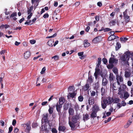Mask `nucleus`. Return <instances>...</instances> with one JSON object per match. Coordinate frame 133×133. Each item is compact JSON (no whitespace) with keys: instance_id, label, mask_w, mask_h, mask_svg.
Returning a JSON list of instances; mask_svg holds the SVG:
<instances>
[{"instance_id":"f257e3e1","label":"nucleus","mask_w":133,"mask_h":133,"mask_svg":"<svg viewBox=\"0 0 133 133\" xmlns=\"http://www.w3.org/2000/svg\"><path fill=\"white\" fill-rule=\"evenodd\" d=\"M103 97H102L101 104L102 107L103 109H105L107 107V104H111L113 102V98L109 97L107 98L103 99Z\"/></svg>"},{"instance_id":"f03ea898","label":"nucleus","mask_w":133,"mask_h":133,"mask_svg":"<svg viewBox=\"0 0 133 133\" xmlns=\"http://www.w3.org/2000/svg\"><path fill=\"white\" fill-rule=\"evenodd\" d=\"M131 56V53L130 52H127L125 54L121 56L120 57L121 59L123 61H126L127 59L128 61L130 59V57Z\"/></svg>"},{"instance_id":"7ed1b4c3","label":"nucleus","mask_w":133,"mask_h":133,"mask_svg":"<svg viewBox=\"0 0 133 133\" xmlns=\"http://www.w3.org/2000/svg\"><path fill=\"white\" fill-rule=\"evenodd\" d=\"M111 87H112V88L114 90H117L118 89H121V86L120 84H118L117 82L115 81V82H114L110 84Z\"/></svg>"},{"instance_id":"20e7f679","label":"nucleus","mask_w":133,"mask_h":133,"mask_svg":"<svg viewBox=\"0 0 133 133\" xmlns=\"http://www.w3.org/2000/svg\"><path fill=\"white\" fill-rule=\"evenodd\" d=\"M127 10L124 12L123 14V17L125 19V22L126 23L128 22L130 20V17L127 14Z\"/></svg>"},{"instance_id":"39448f33","label":"nucleus","mask_w":133,"mask_h":133,"mask_svg":"<svg viewBox=\"0 0 133 133\" xmlns=\"http://www.w3.org/2000/svg\"><path fill=\"white\" fill-rule=\"evenodd\" d=\"M116 79L117 82L118 84H120L122 83L123 81V79L121 75H117L116 76Z\"/></svg>"},{"instance_id":"423d86ee","label":"nucleus","mask_w":133,"mask_h":133,"mask_svg":"<svg viewBox=\"0 0 133 133\" xmlns=\"http://www.w3.org/2000/svg\"><path fill=\"white\" fill-rule=\"evenodd\" d=\"M56 110L58 112V114L59 116L61 115V110L62 107V105L59 104L58 103H57L56 105Z\"/></svg>"},{"instance_id":"0eeeda50","label":"nucleus","mask_w":133,"mask_h":133,"mask_svg":"<svg viewBox=\"0 0 133 133\" xmlns=\"http://www.w3.org/2000/svg\"><path fill=\"white\" fill-rule=\"evenodd\" d=\"M109 78L110 84H111V83L114 82V81L115 80V77L114 76L113 73H110L109 74Z\"/></svg>"},{"instance_id":"6e6552de","label":"nucleus","mask_w":133,"mask_h":133,"mask_svg":"<svg viewBox=\"0 0 133 133\" xmlns=\"http://www.w3.org/2000/svg\"><path fill=\"white\" fill-rule=\"evenodd\" d=\"M79 119V117L78 115H76L72 117L71 121L72 122L76 123L77 122V120Z\"/></svg>"},{"instance_id":"1a4fd4ad","label":"nucleus","mask_w":133,"mask_h":133,"mask_svg":"<svg viewBox=\"0 0 133 133\" xmlns=\"http://www.w3.org/2000/svg\"><path fill=\"white\" fill-rule=\"evenodd\" d=\"M114 56H113V57H110L109 60V64H113L114 63H117L118 62V60L114 58Z\"/></svg>"},{"instance_id":"9d476101","label":"nucleus","mask_w":133,"mask_h":133,"mask_svg":"<svg viewBox=\"0 0 133 133\" xmlns=\"http://www.w3.org/2000/svg\"><path fill=\"white\" fill-rule=\"evenodd\" d=\"M43 117L42 120H43L45 123H48L49 122V121L48 118V113H47L45 114H44L43 115Z\"/></svg>"},{"instance_id":"9b49d317","label":"nucleus","mask_w":133,"mask_h":133,"mask_svg":"<svg viewBox=\"0 0 133 133\" xmlns=\"http://www.w3.org/2000/svg\"><path fill=\"white\" fill-rule=\"evenodd\" d=\"M69 125L71 128V129L72 130H74L76 127V125L74 123L70 121V120L71 119L70 117H69Z\"/></svg>"},{"instance_id":"f8f14e48","label":"nucleus","mask_w":133,"mask_h":133,"mask_svg":"<svg viewBox=\"0 0 133 133\" xmlns=\"http://www.w3.org/2000/svg\"><path fill=\"white\" fill-rule=\"evenodd\" d=\"M71 103H65L63 105V110L66 111L69 108L71 107Z\"/></svg>"},{"instance_id":"ddd939ff","label":"nucleus","mask_w":133,"mask_h":133,"mask_svg":"<svg viewBox=\"0 0 133 133\" xmlns=\"http://www.w3.org/2000/svg\"><path fill=\"white\" fill-rule=\"evenodd\" d=\"M30 55L31 53L30 51H28L24 53V57L25 59H27L30 56Z\"/></svg>"},{"instance_id":"4468645a","label":"nucleus","mask_w":133,"mask_h":133,"mask_svg":"<svg viewBox=\"0 0 133 133\" xmlns=\"http://www.w3.org/2000/svg\"><path fill=\"white\" fill-rule=\"evenodd\" d=\"M74 110L72 108L70 107L68 109V113L69 117L71 116H73L74 115Z\"/></svg>"},{"instance_id":"2eb2a0df","label":"nucleus","mask_w":133,"mask_h":133,"mask_svg":"<svg viewBox=\"0 0 133 133\" xmlns=\"http://www.w3.org/2000/svg\"><path fill=\"white\" fill-rule=\"evenodd\" d=\"M94 103V99L92 97H90L88 100V103L89 105H93Z\"/></svg>"},{"instance_id":"dca6fc26","label":"nucleus","mask_w":133,"mask_h":133,"mask_svg":"<svg viewBox=\"0 0 133 133\" xmlns=\"http://www.w3.org/2000/svg\"><path fill=\"white\" fill-rule=\"evenodd\" d=\"M76 95V93L75 92H73L72 93H69L67 96V97L68 99H69L71 98H73L75 97Z\"/></svg>"},{"instance_id":"f3484780","label":"nucleus","mask_w":133,"mask_h":133,"mask_svg":"<svg viewBox=\"0 0 133 133\" xmlns=\"http://www.w3.org/2000/svg\"><path fill=\"white\" fill-rule=\"evenodd\" d=\"M92 111L97 113V112L100 110L99 106L97 105H95L92 108Z\"/></svg>"},{"instance_id":"a211bd4d","label":"nucleus","mask_w":133,"mask_h":133,"mask_svg":"<svg viewBox=\"0 0 133 133\" xmlns=\"http://www.w3.org/2000/svg\"><path fill=\"white\" fill-rule=\"evenodd\" d=\"M47 125L43 124L41 126V130L42 131H45L46 132H48V130L47 128Z\"/></svg>"},{"instance_id":"6ab92c4d","label":"nucleus","mask_w":133,"mask_h":133,"mask_svg":"<svg viewBox=\"0 0 133 133\" xmlns=\"http://www.w3.org/2000/svg\"><path fill=\"white\" fill-rule=\"evenodd\" d=\"M65 127L62 125H59L58 127V130L59 131L64 132L66 130Z\"/></svg>"},{"instance_id":"aec40b11","label":"nucleus","mask_w":133,"mask_h":133,"mask_svg":"<svg viewBox=\"0 0 133 133\" xmlns=\"http://www.w3.org/2000/svg\"><path fill=\"white\" fill-rule=\"evenodd\" d=\"M31 124L30 122L27 123V125L26 126V129L27 130V132L29 133L31 129Z\"/></svg>"},{"instance_id":"412c9836","label":"nucleus","mask_w":133,"mask_h":133,"mask_svg":"<svg viewBox=\"0 0 133 133\" xmlns=\"http://www.w3.org/2000/svg\"><path fill=\"white\" fill-rule=\"evenodd\" d=\"M17 16V13L16 12H13L10 15V18H13V19L15 21L17 19V18H16L15 17L16 16Z\"/></svg>"},{"instance_id":"4be33fe9","label":"nucleus","mask_w":133,"mask_h":133,"mask_svg":"<svg viewBox=\"0 0 133 133\" xmlns=\"http://www.w3.org/2000/svg\"><path fill=\"white\" fill-rule=\"evenodd\" d=\"M59 104L62 105L65 102V99L64 97H61L59 100Z\"/></svg>"},{"instance_id":"5701e85b","label":"nucleus","mask_w":133,"mask_h":133,"mask_svg":"<svg viewBox=\"0 0 133 133\" xmlns=\"http://www.w3.org/2000/svg\"><path fill=\"white\" fill-rule=\"evenodd\" d=\"M108 83V80L105 78H103L102 81V85L104 86H106Z\"/></svg>"},{"instance_id":"b1692460","label":"nucleus","mask_w":133,"mask_h":133,"mask_svg":"<svg viewBox=\"0 0 133 133\" xmlns=\"http://www.w3.org/2000/svg\"><path fill=\"white\" fill-rule=\"evenodd\" d=\"M99 36H97L94 38L92 40V42L95 43H97L99 42L100 41V39L99 38Z\"/></svg>"},{"instance_id":"393cba45","label":"nucleus","mask_w":133,"mask_h":133,"mask_svg":"<svg viewBox=\"0 0 133 133\" xmlns=\"http://www.w3.org/2000/svg\"><path fill=\"white\" fill-rule=\"evenodd\" d=\"M49 108L48 110V111L49 114H52L53 112L54 108V106H53L52 107H51L50 105H49Z\"/></svg>"},{"instance_id":"a878e982","label":"nucleus","mask_w":133,"mask_h":133,"mask_svg":"<svg viewBox=\"0 0 133 133\" xmlns=\"http://www.w3.org/2000/svg\"><path fill=\"white\" fill-rule=\"evenodd\" d=\"M87 39H85L84 41V45L85 47H88L90 46V43L88 42Z\"/></svg>"},{"instance_id":"bb28decb","label":"nucleus","mask_w":133,"mask_h":133,"mask_svg":"<svg viewBox=\"0 0 133 133\" xmlns=\"http://www.w3.org/2000/svg\"><path fill=\"white\" fill-rule=\"evenodd\" d=\"M97 113L92 111V112L90 115V117L92 118H94L97 117Z\"/></svg>"},{"instance_id":"cd10ccee","label":"nucleus","mask_w":133,"mask_h":133,"mask_svg":"<svg viewBox=\"0 0 133 133\" xmlns=\"http://www.w3.org/2000/svg\"><path fill=\"white\" fill-rule=\"evenodd\" d=\"M99 71L100 69H96L95 70V71L94 74V75L96 79H97V78L98 74Z\"/></svg>"},{"instance_id":"c85d7f7f","label":"nucleus","mask_w":133,"mask_h":133,"mask_svg":"<svg viewBox=\"0 0 133 133\" xmlns=\"http://www.w3.org/2000/svg\"><path fill=\"white\" fill-rule=\"evenodd\" d=\"M9 27L10 26L9 25H8L6 24L5 25H4L3 24L1 25L0 26V28L1 29H2L4 28H5V29H6Z\"/></svg>"},{"instance_id":"c756f323","label":"nucleus","mask_w":133,"mask_h":133,"mask_svg":"<svg viewBox=\"0 0 133 133\" xmlns=\"http://www.w3.org/2000/svg\"><path fill=\"white\" fill-rule=\"evenodd\" d=\"M83 116V119L84 121L87 120L89 118V116L87 114H86L85 115H84Z\"/></svg>"},{"instance_id":"7c9ffc66","label":"nucleus","mask_w":133,"mask_h":133,"mask_svg":"<svg viewBox=\"0 0 133 133\" xmlns=\"http://www.w3.org/2000/svg\"><path fill=\"white\" fill-rule=\"evenodd\" d=\"M54 42V40L53 39H51L49 40L47 42V44L50 46H52V44Z\"/></svg>"},{"instance_id":"2f4dec72","label":"nucleus","mask_w":133,"mask_h":133,"mask_svg":"<svg viewBox=\"0 0 133 133\" xmlns=\"http://www.w3.org/2000/svg\"><path fill=\"white\" fill-rule=\"evenodd\" d=\"M99 87V84L98 82L95 83L94 88L95 90L96 89V93L97 94L98 92V91H97V90Z\"/></svg>"},{"instance_id":"473e14b6","label":"nucleus","mask_w":133,"mask_h":133,"mask_svg":"<svg viewBox=\"0 0 133 133\" xmlns=\"http://www.w3.org/2000/svg\"><path fill=\"white\" fill-rule=\"evenodd\" d=\"M89 88V84L87 83L85 86L83 87V89L85 90H87Z\"/></svg>"},{"instance_id":"72a5a7b5","label":"nucleus","mask_w":133,"mask_h":133,"mask_svg":"<svg viewBox=\"0 0 133 133\" xmlns=\"http://www.w3.org/2000/svg\"><path fill=\"white\" fill-rule=\"evenodd\" d=\"M129 94L128 92L126 91L125 92L124 95V99L126 100L129 96Z\"/></svg>"},{"instance_id":"f704fd0d","label":"nucleus","mask_w":133,"mask_h":133,"mask_svg":"<svg viewBox=\"0 0 133 133\" xmlns=\"http://www.w3.org/2000/svg\"><path fill=\"white\" fill-rule=\"evenodd\" d=\"M131 73L130 72L126 71L125 72L124 76L126 78L130 77L131 76Z\"/></svg>"},{"instance_id":"c9c22d12","label":"nucleus","mask_w":133,"mask_h":133,"mask_svg":"<svg viewBox=\"0 0 133 133\" xmlns=\"http://www.w3.org/2000/svg\"><path fill=\"white\" fill-rule=\"evenodd\" d=\"M112 71L116 76L118 74V70L117 68L116 67L112 69Z\"/></svg>"},{"instance_id":"e433bc0d","label":"nucleus","mask_w":133,"mask_h":133,"mask_svg":"<svg viewBox=\"0 0 133 133\" xmlns=\"http://www.w3.org/2000/svg\"><path fill=\"white\" fill-rule=\"evenodd\" d=\"M120 101V99L119 98H113V102L114 103H117Z\"/></svg>"},{"instance_id":"4c0bfd02","label":"nucleus","mask_w":133,"mask_h":133,"mask_svg":"<svg viewBox=\"0 0 133 133\" xmlns=\"http://www.w3.org/2000/svg\"><path fill=\"white\" fill-rule=\"evenodd\" d=\"M97 60L98 63L96 65V66L98 67H99L101 64V58H98Z\"/></svg>"},{"instance_id":"58836bf2","label":"nucleus","mask_w":133,"mask_h":133,"mask_svg":"<svg viewBox=\"0 0 133 133\" xmlns=\"http://www.w3.org/2000/svg\"><path fill=\"white\" fill-rule=\"evenodd\" d=\"M88 81L89 83H92L93 82V79L92 77L91 76H89L88 77V80H87V81Z\"/></svg>"},{"instance_id":"ea45409f","label":"nucleus","mask_w":133,"mask_h":133,"mask_svg":"<svg viewBox=\"0 0 133 133\" xmlns=\"http://www.w3.org/2000/svg\"><path fill=\"white\" fill-rule=\"evenodd\" d=\"M121 47V44L118 42H117L116 43V49L117 50L119 49Z\"/></svg>"},{"instance_id":"a19ab883","label":"nucleus","mask_w":133,"mask_h":133,"mask_svg":"<svg viewBox=\"0 0 133 133\" xmlns=\"http://www.w3.org/2000/svg\"><path fill=\"white\" fill-rule=\"evenodd\" d=\"M33 8V6H31L30 7V9H29L28 10V14H30L31 13V12Z\"/></svg>"},{"instance_id":"79ce46f5","label":"nucleus","mask_w":133,"mask_h":133,"mask_svg":"<svg viewBox=\"0 0 133 133\" xmlns=\"http://www.w3.org/2000/svg\"><path fill=\"white\" fill-rule=\"evenodd\" d=\"M122 88H121V89L123 91H125L127 87L126 85L124 84L122 85Z\"/></svg>"},{"instance_id":"37998d69","label":"nucleus","mask_w":133,"mask_h":133,"mask_svg":"<svg viewBox=\"0 0 133 133\" xmlns=\"http://www.w3.org/2000/svg\"><path fill=\"white\" fill-rule=\"evenodd\" d=\"M108 64L107 67L109 69H111L114 66V65L113 64Z\"/></svg>"},{"instance_id":"c03bdc74","label":"nucleus","mask_w":133,"mask_h":133,"mask_svg":"<svg viewBox=\"0 0 133 133\" xmlns=\"http://www.w3.org/2000/svg\"><path fill=\"white\" fill-rule=\"evenodd\" d=\"M78 99L79 101L82 102L83 101V98L82 95H80L78 97Z\"/></svg>"},{"instance_id":"a18cd8bd","label":"nucleus","mask_w":133,"mask_h":133,"mask_svg":"<svg viewBox=\"0 0 133 133\" xmlns=\"http://www.w3.org/2000/svg\"><path fill=\"white\" fill-rule=\"evenodd\" d=\"M120 39L121 41H124L125 42V41L127 40L128 39V38L126 37L121 38Z\"/></svg>"},{"instance_id":"49530a36","label":"nucleus","mask_w":133,"mask_h":133,"mask_svg":"<svg viewBox=\"0 0 133 133\" xmlns=\"http://www.w3.org/2000/svg\"><path fill=\"white\" fill-rule=\"evenodd\" d=\"M102 61H103L104 64H106L108 62V61L107 59L105 58H104L102 59Z\"/></svg>"},{"instance_id":"de8ad7c7","label":"nucleus","mask_w":133,"mask_h":133,"mask_svg":"<svg viewBox=\"0 0 133 133\" xmlns=\"http://www.w3.org/2000/svg\"><path fill=\"white\" fill-rule=\"evenodd\" d=\"M52 58H54L55 61L58 60L59 59V57L55 55L54 56L52 57Z\"/></svg>"},{"instance_id":"09e8293b","label":"nucleus","mask_w":133,"mask_h":133,"mask_svg":"<svg viewBox=\"0 0 133 133\" xmlns=\"http://www.w3.org/2000/svg\"><path fill=\"white\" fill-rule=\"evenodd\" d=\"M103 87L101 88V95L102 96H104L105 93V90L104 89H103Z\"/></svg>"},{"instance_id":"8fccbe9b","label":"nucleus","mask_w":133,"mask_h":133,"mask_svg":"<svg viewBox=\"0 0 133 133\" xmlns=\"http://www.w3.org/2000/svg\"><path fill=\"white\" fill-rule=\"evenodd\" d=\"M121 105L123 106H125L127 105V103L124 101H122L121 102Z\"/></svg>"},{"instance_id":"3c124183","label":"nucleus","mask_w":133,"mask_h":133,"mask_svg":"<svg viewBox=\"0 0 133 133\" xmlns=\"http://www.w3.org/2000/svg\"><path fill=\"white\" fill-rule=\"evenodd\" d=\"M13 127L11 126L9 129V131L8 133H11L13 130Z\"/></svg>"},{"instance_id":"603ef678","label":"nucleus","mask_w":133,"mask_h":133,"mask_svg":"<svg viewBox=\"0 0 133 133\" xmlns=\"http://www.w3.org/2000/svg\"><path fill=\"white\" fill-rule=\"evenodd\" d=\"M112 30V29L109 28H106L105 29H104V32H108L109 31H111Z\"/></svg>"},{"instance_id":"864d4df0","label":"nucleus","mask_w":133,"mask_h":133,"mask_svg":"<svg viewBox=\"0 0 133 133\" xmlns=\"http://www.w3.org/2000/svg\"><path fill=\"white\" fill-rule=\"evenodd\" d=\"M46 70V68L45 67H44L42 69V71L41 72V74H43L45 72V71Z\"/></svg>"},{"instance_id":"5fc2aeb1","label":"nucleus","mask_w":133,"mask_h":133,"mask_svg":"<svg viewBox=\"0 0 133 133\" xmlns=\"http://www.w3.org/2000/svg\"><path fill=\"white\" fill-rule=\"evenodd\" d=\"M49 15L48 13L45 14L43 16V17L45 18H48L49 17Z\"/></svg>"},{"instance_id":"6e6d98bb","label":"nucleus","mask_w":133,"mask_h":133,"mask_svg":"<svg viewBox=\"0 0 133 133\" xmlns=\"http://www.w3.org/2000/svg\"><path fill=\"white\" fill-rule=\"evenodd\" d=\"M51 131L52 133H57V131L56 129L55 128L52 129Z\"/></svg>"},{"instance_id":"4d7b16f0","label":"nucleus","mask_w":133,"mask_h":133,"mask_svg":"<svg viewBox=\"0 0 133 133\" xmlns=\"http://www.w3.org/2000/svg\"><path fill=\"white\" fill-rule=\"evenodd\" d=\"M16 123V121L15 119H14L12 122V125L14 126H15Z\"/></svg>"},{"instance_id":"13d9d810","label":"nucleus","mask_w":133,"mask_h":133,"mask_svg":"<svg viewBox=\"0 0 133 133\" xmlns=\"http://www.w3.org/2000/svg\"><path fill=\"white\" fill-rule=\"evenodd\" d=\"M18 129L17 128H15L14 130V133H17L18 132Z\"/></svg>"},{"instance_id":"bf43d9fd","label":"nucleus","mask_w":133,"mask_h":133,"mask_svg":"<svg viewBox=\"0 0 133 133\" xmlns=\"http://www.w3.org/2000/svg\"><path fill=\"white\" fill-rule=\"evenodd\" d=\"M109 34L110 35V36H112L115 34V32L114 31H111L109 32Z\"/></svg>"},{"instance_id":"052dcab7","label":"nucleus","mask_w":133,"mask_h":133,"mask_svg":"<svg viewBox=\"0 0 133 133\" xmlns=\"http://www.w3.org/2000/svg\"><path fill=\"white\" fill-rule=\"evenodd\" d=\"M96 92L95 91H92L91 93V96H94L95 95Z\"/></svg>"},{"instance_id":"680f3d73","label":"nucleus","mask_w":133,"mask_h":133,"mask_svg":"<svg viewBox=\"0 0 133 133\" xmlns=\"http://www.w3.org/2000/svg\"><path fill=\"white\" fill-rule=\"evenodd\" d=\"M119 90V91L118 92V95H121L122 94H123L122 92V91H123V90H121V89H119V90Z\"/></svg>"},{"instance_id":"e2e57ef3","label":"nucleus","mask_w":133,"mask_h":133,"mask_svg":"<svg viewBox=\"0 0 133 133\" xmlns=\"http://www.w3.org/2000/svg\"><path fill=\"white\" fill-rule=\"evenodd\" d=\"M111 119V117H109L107 120H105V121H104L105 123H107V122H109V121H110Z\"/></svg>"},{"instance_id":"0e129e2a","label":"nucleus","mask_w":133,"mask_h":133,"mask_svg":"<svg viewBox=\"0 0 133 133\" xmlns=\"http://www.w3.org/2000/svg\"><path fill=\"white\" fill-rule=\"evenodd\" d=\"M30 42L31 44H34L36 43V41L34 40H31L30 41Z\"/></svg>"},{"instance_id":"69168bd1","label":"nucleus","mask_w":133,"mask_h":133,"mask_svg":"<svg viewBox=\"0 0 133 133\" xmlns=\"http://www.w3.org/2000/svg\"><path fill=\"white\" fill-rule=\"evenodd\" d=\"M83 53L84 52H80L78 53V54L79 56H83Z\"/></svg>"},{"instance_id":"338daca9","label":"nucleus","mask_w":133,"mask_h":133,"mask_svg":"<svg viewBox=\"0 0 133 133\" xmlns=\"http://www.w3.org/2000/svg\"><path fill=\"white\" fill-rule=\"evenodd\" d=\"M110 23L112 24V25H114L116 24V22L115 20H112L110 22Z\"/></svg>"},{"instance_id":"774afa93","label":"nucleus","mask_w":133,"mask_h":133,"mask_svg":"<svg viewBox=\"0 0 133 133\" xmlns=\"http://www.w3.org/2000/svg\"><path fill=\"white\" fill-rule=\"evenodd\" d=\"M6 51L5 50H2L0 52V54L1 55H4L5 52Z\"/></svg>"}]
</instances>
